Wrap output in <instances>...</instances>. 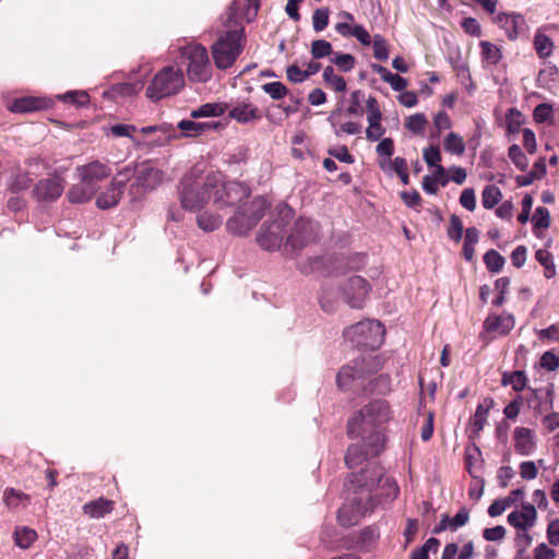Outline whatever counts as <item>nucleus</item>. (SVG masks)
<instances>
[{"label": "nucleus", "instance_id": "obj_1", "mask_svg": "<svg viewBox=\"0 0 559 559\" xmlns=\"http://www.w3.org/2000/svg\"><path fill=\"white\" fill-rule=\"evenodd\" d=\"M389 419V404L383 400L371 401L349 418L348 437L365 441L369 453L379 454L384 448L383 427Z\"/></svg>", "mask_w": 559, "mask_h": 559}, {"label": "nucleus", "instance_id": "obj_2", "mask_svg": "<svg viewBox=\"0 0 559 559\" xmlns=\"http://www.w3.org/2000/svg\"><path fill=\"white\" fill-rule=\"evenodd\" d=\"M349 483L359 489L361 497L354 498L355 507L344 506L338 510V522L344 526H350L357 523L358 519L371 510V491L376 485L383 483L388 488V498L395 499L399 496L400 488L396 481L390 477L383 478L381 469L376 466H369L359 474L353 473L349 476Z\"/></svg>", "mask_w": 559, "mask_h": 559}, {"label": "nucleus", "instance_id": "obj_3", "mask_svg": "<svg viewBox=\"0 0 559 559\" xmlns=\"http://www.w3.org/2000/svg\"><path fill=\"white\" fill-rule=\"evenodd\" d=\"M222 173L204 171L199 165L192 167L180 180L179 199L188 211L201 210L211 199L214 189L219 187Z\"/></svg>", "mask_w": 559, "mask_h": 559}, {"label": "nucleus", "instance_id": "obj_4", "mask_svg": "<svg viewBox=\"0 0 559 559\" xmlns=\"http://www.w3.org/2000/svg\"><path fill=\"white\" fill-rule=\"evenodd\" d=\"M181 57L188 61L187 76L191 83H206L213 76L207 50L202 45H187L180 48Z\"/></svg>", "mask_w": 559, "mask_h": 559}, {"label": "nucleus", "instance_id": "obj_5", "mask_svg": "<svg viewBox=\"0 0 559 559\" xmlns=\"http://www.w3.org/2000/svg\"><path fill=\"white\" fill-rule=\"evenodd\" d=\"M185 86V76L180 69L171 66L158 71L146 88V97L152 102L176 95Z\"/></svg>", "mask_w": 559, "mask_h": 559}, {"label": "nucleus", "instance_id": "obj_6", "mask_svg": "<svg viewBox=\"0 0 559 559\" xmlns=\"http://www.w3.org/2000/svg\"><path fill=\"white\" fill-rule=\"evenodd\" d=\"M385 335V329L378 320H365L344 331V337L357 347L379 348Z\"/></svg>", "mask_w": 559, "mask_h": 559}, {"label": "nucleus", "instance_id": "obj_7", "mask_svg": "<svg viewBox=\"0 0 559 559\" xmlns=\"http://www.w3.org/2000/svg\"><path fill=\"white\" fill-rule=\"evenodd\" d=\"M243 29L228 31L221 36L212 46V56L217 69L230 68L242 51Z\"/></svg>", "mask_w": 559, "mask_h": 559}, {"label": "nucleus", "instance_id": "obj_8", "mask_svg": "<svg viewBox=\"0 0 559 559\" xmlns=\"http://www.w3.org/2000/svg\"><path fill=\"white\" fill-rule=\"evenodd\" d=\"M269 203L263 197L253 199L249 204H245L242 209L249 214L246 223L239 224V219L245 216V212H236L226 223V228L229 233L236 235H245L251 230L258 222L264 216Z\"/></svg>", "mask_w": 559, "mask_h": 559}, {"label": "nucleus", "instance_id": "obj_9", "mask_svg": "<svg viewBox=\"0 0 559 559\" xmlns=\"http://www.w3.org/2000/svg\"><path fill=\"white\" fill-rule=\"evenodd\" d=\"M317 237L318 224L310 218L299 217L290 229L284 248L294 252L313 242Z\"/></svg>", "mask_w": 559, "mask_h": 559}, {"label": "nucleus", "instance_id": "obj_10", "mask_svg": "<svg viewBox=\"0 0 559 559\" xmlns=\"http://www.w3.org/2000/svg\"><path fill=\"white\" fill-rule=\"evenodd\" d=\"M132 169L126 167L120 170L111 180L110 185L98 194L96 198V205L98 209L108 210L118 205L126 183L132 178Z\"/></svg>", "mask_w": 559, "mask_h": 559}, {"label": "nucleus", "instance_id": "obj_11", "mask_svg": "<svg viewBox=\"0 0 559 559\" xmlns=\"http://www.w3.org/2000/svg\"><path fill=\"white\" fill-rule=\"evenodd\" d=\"M249 195L250 189L245 183L238 181L225 183L222 175L221 185L213 192V202L218 206H229Z\"/></svg>", "mask_w": 559, "mask_h": 559}, {"label": "nucleus", "instance_id": "obj_12", "mask_svg": "<svg viewBox=\"0 0 559 559\" xmlns=\"http://www.w3.org/2000/svg\"><path fill=\"white\" fill-rule=\"evenodd\" d=\"M370 361L366 358H356L350 364L344 366L336 376V382L340 389L346 390L354 385H358L359 381L365 378L371 370Z\"/></svg>", "mask_w": 559, "mask_h": 559}, {"label": "nucleus", "instance_id": "obj_13", "mask_svg": "<svg viewBox=\"0 0 559 559\" xmlns=\"http://www.w3.org/2000/svg\"><path fill=\"white\" fill-rule=\"evenodd\" d=\"M370 289L368 281L359 275L348 277L342 288L346 304L356 309L364 307Z\"/></svg>", "mask_w": 559, "mask_h": 559}, {"label": "nucleus", "instance_id": "obj_14", "mask_svg": "<svg viewBox=\"0 0 559 559\" xmlns=\"http://www.w3.org/2000/svg\"><path fill=\"white\" fill-rule=\"evenodd\" d=\"M285 218L281 217L271 224H264L257 237L259 246L267 251H274L282 247L284 240Z\"/></svg>", "mask_w": 559, "mask_h": 559}, {"label": "nucleus", "instance_id": "obj_15", "mask_svg": "<svg viewBox=\"0 0 559 559\" xmlns=\"http://www.w3.org/2000/svg\"><path fill=\"white\" fill-rule=\"evenodd\" d=\"M525 401L536 416L550 412L554 407V384L528 389Z\"/></svg>", "mask_w": 559, "mask_h": 559}, {"label": "nucleus", "instance_id": "obj_16", "mask_svg": "<svg viewBox=\"0 0 559 559\" xmlns=\"http://www.w3.org/2000/svg\"><path fill=\"white\" fill-rule=\"evenodd\" d=\"M75 174L80 180L94 186L98 191L99 182L111 175V168L108 164L95 159L84 165L78 166L75 168Z\"/></svg>", "mask_w": 559, "mask_h": 559}, {"label": "nucleus", "instance_id": "obj_17", "mask_svg": "<svg viewBox=\"0 0 559 559\" xmlns=\"http://www.w3.org/2000/svg\"><path fill=\"white\" fill-rule=\"evenodd\" d=\"M63 190V180L55 176L39 180L32 194L37 202H53L61 197Z\"/></svg>", "mask_w": 559, "mask_h": 559}, {"label": "nucleus", "instance_id": "obj_18", "mask_svg": "<svg viewBox=\"0 0 559 559\" xmlns=\"http://www.w3.org/2000/svg\"><path fill=\"white\" fill-rule=\"evenodd\" d=\"M495 22L506 31L509 39L514 40L526 31V22L523 15L518 13L500 12Z\"/></svg>", "mask_w": 559, "mask_h": 559}, {"label": "nucleus", "instance_id": "obj_19", "mask_svg": "<svg viewBox=\"0 0 559 559\" xmlns=\"http://www.w3.org/2000/svg\"><path fill=\"white\" fill-rule=\"evenodd\" d=\"M135 183L144 190H153L163 181V171L151 166L150 164H142L135 171Z\"/></svg>", "mask_w": 559, "mask_h": 559}, {"label": "nucleus", "instance_id": "obj_20", "mask_svg": "<svg viewBox=\"0 0 559 559\" xmlns=\"http://www.w3.org/2000/svg\"><path fill=\"white\" fill-rule=\"evenodd\" d=\"M537 512L532 503H523L521 511H512L508 515V523L522 531H526L535 525Z\"/></svg>", "mask_w": 559, "mask_h": 559}, {"label": "nucleus", "instance_id": "obj_21", "mask_svg": "<svg viewBox=\"0 0 559 559\" xmlns=\"http://www.w3.org/2000/svg\"><path fill=\"white\" fill-rule=\"evenodd\" d=\"M514 325V317L510 313L489 314L484 321V330L486 332L496 333L500 336L509 334Z\"/></svg>", "mask_w": 559, "mask_h": 559}, {"label": "nucleus", "instance_id": "obj_22", "mask_svg": "<svg viewBox=\"0 0 559 559\" xmlns=\"http://www.w3.org/2000/svg\"><path fill=\"white\" fill-rule=\"evenodd\" d=\"M514 449L521 455H530L536 449V437L532 429L516 427L513 431Z\"/></svg>", "mask_w": 559, "mask_h": 559}, {"label": "nucleus", "instance_id": "obj_23", "mask_svg": "<svg viewBox=\"0 0 559 559\" xmlns=\"http://www.w3.org/2000/svg\"><path fill=\"white\" fill-rule=\"evenodd\" d=\"M228 116L239 123H249L261 119L260 110L251 103H238L228 112Z\"/></svg>", "mask_w": 559, "mask_h": 559}, {"label": "nucleus", "instance_id": "obj_24", "mask_svg": "<svg viewBox=\"0 0 559 559\" xmlns=\"http://www.w3.org/2000/svg\"><path fill=\"white\" fill-rule=\"evenodd\" d=\"M97 190L94 186L80 180V182L71 186V188L67 192V199L72 204H83L91 201Z\"/></svg>", "mask_w": 559, "mask_h": 559}, {"label": "nucleus", "instance_id": "obj_25", "mask_svg": "<svg viewBox=\"0 0 559 559\" xmlns=\"http://www.w3.org/2000/svg\"><path fill=\"white\" fill-rule=\"evenodd\" d=\"M221 127L219 122H197L193 120H181L178 123L180 129L186 136H198L205 132L216 130Z\"/></svg>", "mask_w": 559, "mask_h": 559}, {"label": "nucleus", "instance_id": "obj_26", "mask_svg": "<svg viewBox=\"0 0 559 559\" xmlns=\"http://www.w3.org/2000/svg\"><path fill=\"white\" fill-rule=\"evenodd\" d=\"M114 510L111 500L99 498L83 506V512L92 519H102Z\"/></svg>", "mask_w": 559, "mask_h": 559}, {"label": "nucleus", "instance_id": "obj_27", "mask_svg": "<svg viewBox=\"0 0 559 559\" xmlns=\"http://www.w3.org/2000/svg\"><path fill=\"white\" fill-rule=\"evenodd\" d=\"M368 451V444L361 441V444H353L348 448L345 463L349 468L356 467L361 464L368 456H376Z\"/></svg>", "mask_w": 559, "mask_h": 559}, {"label": "nucleus", "instance_id": "obj_28", "mask_svg": "<svg viewBox=\"0 0 559 559\" xmlns=\"http://www.w3.org/2000/svg\"><path fill=\"white\" fill-rule=\"evenodd\" d=\"M142 88L138 83H119L103 92L104 98L117 99L118 97L132 96Z\"/></svg>", "mask_w": 559, "mask_h": 559}, {"label": "nucleus", "instance_id": "obj_29", "mask_svg": "<svg viewBox=\"0 0 559 559\" xmlns=\"http://www.w3.org/2000/svg\"><path fill=\"white\" fill-rule=\"evenodd\" d=\"M340 115H341V109L338 108L336 110H333L328 118V121L333 127L334 133L336 136H340L341 133L355 135V134H359L361 132V124L357 123V122H353V121L345 122V123L341 124L340 128H337Z\"/></svg>", "mask_w": 559, "mask_h": 559}, {"label": "nucleus", "instance_id": "obj_30", "mask_svg": "<svg viewBox=\"0 0 559 559\" xmlns=\"http://www.w3.org/2000/svg\"><path fill=\"white\" fill-rule=\"evenodd\" d=\"M31 498L28 495L16 490L14 488H5L3 491V502L12 510L26 508L29 504Z\"/></svg>", "mask_w": 559, "mask_h": 559}, {"label": "nucleus", "instance_id": "obj_31", "mask_svg": "<svg viewBox=\"0 0 559 559\" xmlns=\"http://www.w3.org/2000/svg\"><path fill=\"white\" fill-rule=\"evenodd\" d=\"M377 154L381 157L379 167L388 173L391 169V156L394 154V142L391 138H384L376 147Z\"/></svg>", "mask_w": 559, "mask_h": 559}, {"label": "nucleus", "instance_id": "obj_32", "mask_svg": "<svg viewBox=\"0 0 559 559\" xmlns=\"http://www.w3.org/2000/svg\"><path fill=\"white\" fill-rule=\"evenodd\" d=\"M227 109L226 104L221 103H206L193 109L190 114L191 118L198 119L202 117H219L225 114Z\"/></svg>", "mask_w": 559, "mask_h": 559}, {"label": "nucleus", "instance_id": "obj_33", "mask_svg": "<svg viewBox=\"0 0 559 559\" xmlns=\"http://www.w3.org/2000/svg\"><path fill=\"white\" fill-rule=\"evenodd\" d=\"M44 106L45 103L40 98L25 97L13 102L10 109L13 112H32L41 109Z\"/></svg>", "mask_w": 559, "mask_h": 559}, {"label": "nucleus", "instance_id": "obj_34", "mask_svg": "<svg viewBox=\"0 0 559 559\" xmlns=\"http://www.w3.org/2000/svg\"><path fill=\"white\" fill-rule=\"evenodd\" d=\"M527 377L524 371L516 370L504 372L502 376V385H511L514 391H523L526 386Z\"/></svg>", "mask_w": 559, "mask_h": 559}, {"label": "nucleus", "instance_id": "obj_35", "mask_svg": "<svg viewBox=\"0 0 559 559\" xmlns=\"http://www.w3.org/2000/svg\"><path fill=\"white\" fill-rule=\"evenodd\" d=\"M478 230L476 227H468L465 230L463 255L466 261L471 262L475 254V245L478 242Z\"/></svg>", "mask_w": 559, "mask_h": 559}, {"label": "nucleus", "instance_id": "obj_36", "mask_svg": "<svg viewBox=\"0 0 559 559\" xmlns=\"http://www.w3.org/2000/svg\"><path fill=\"white\" fill-rule=\"evenodd\" d=\"M222 222L223 218L219 215L210 212H203L197 216L198 226L206 233L216 230Z\"/></svg>", "mask_w": 559, "mask_h": 559}, {"label": "nucleus", "instance_id": "obj_37", "mask_svg": "<svg viewBox=\"0 0 559 559\" xmlns=\"http://www.w3.org/2000/svg\"><path fill=\"white\" fill-rule=\"evenodd\" d=\"M501 190L493 185L486 186L481 192V204L485 209H493L501 200Z\"/></svg>", "mask_w": 559, "mask_h": 559}, {"label": "nucleus", "instance_id": "obj_38", "mask_svg": "<svg viewBox=\"0 0 559 559\" xmlns=\"http://www.w3.org/2000/svg\"><path fill=\"white\" fill-rule=\"evenodd\" d=\"M323 81L335 92H344L346 90V81L343 76L335 74L332 66H328L323 70Z\"/></svg>", "mask_w": 559, "mask_h": 559}, {"label": "nucleus", "instance_id": "obj_39", "mask_svg": "<svg viewBox=\"0 0 559 559\" xmlns=\"http://www.w3.org/2000/svg\"><path fill=\"white\" fill-rule=\"evenodd\" d=\"M535 259L544 266V275L546 278H552L556 275L554 258L547 249H538L535 252Z\"/></svg>", "mask_w": 559, "mask_h": 559}, {"label": "nucleus", "instance_id": "obj_40", "mask_svg": "<svg viewBox=\"0 0 559 559\" xmlns=\"http://www.w3.org/2000/svg\"><path fill=\"white\" fill-rule=\"evenodd\" d=\"M141 132L143 134H151L154 132H159L162 134V136H159L156 142L158 145H163L167 140H169L175 134V129L173 128L171 124L162 123V124L143 127L141 129Z\"/></svg>", "mask_w": 559, "mask_h": 559}, {"label": "nucleus", "instance_id": "obj_41", "mask_svg": "<svg viewBox=\"0 0 559 559\" xmlns=\"http://www.w3.org/2000/svg\"><path fill=\"white\" fill-rule=\"evenodd\" d=\"M444 150L453 155H462L465 152V143L462 136L455 132H450L443 143Z\"/></svg>", "mask_w": 559, "mask_h": 559}, {"label": "nucleus", "instance_id": "obj_42", "mask_svg": "<svg viewBox=\"0 0 559 559\" xmlns=\"http://www.w3.org/2000/svg\"><path fill=\"white\" fill-rule=\"evenodd\" d=\"M15 544L22 548H28L37 538V534L34 530L28 527H19L14 532Z\"/></svg>", "mask_w": 559, "mask_h": 559}, {"label": "nucleus", "instance_id": "obj_43", "mask_svg": "<svg viewBox=\"0 0 559 559\" xmlns=\"http://www.w3.org/2000/svg\"><path fill=\"white\" fill-rule=\"evenodd\" d=\"M342 72H349L355 68L356 59L350 53L334 52L330 59Z\"/></svg>", "mask_w": 559, "mask_h": 559}, {"label": "nucleus", "instance_id": "obj_44", "mask_svg": "<svg viewBox=\"0 0 559 559\" xmlns=\"http://www.w3.org/2000/svg\"><path fill=\"white\" fill-rule=\"evenodd\" d=\"M552 41L547 35L543 33L535 35L534 47L540 58L549 57L552 51Z\"/></svg>", "mask_w": 559, "mask_h": 559}, {"label": "nucleus", "instance_id": "obj_45", "mask_svg": "<svg viewBox=\"0 0 559 559\" xmlns=\"http://www.w3.org/2000/svg\"><path fill=\"white\" fill-rule=\"evenodd\" d=\"M508 156L518 169L524 171L528 167V164H530L528 158L522 152L521 147L518 144H512L509 147Z\"/></svg>", "mask_w": 559, "mask_h": 559}, {"label": "nucleus", "instance_id": "obj_46", "mask_svg": "<svg viewBox=\"0 0 559 559\" xmlns=\"http://www.w3.org/2000/svg\"><path fill=\"white\" fill-rule=\"evenodd\" d=\"M334 51L330 41L317 39L311 43V56L313 59H322L333 56Z\"/></svg>", "mask_w": 559, "mask_h": 559}, {"label": "nucleus", "instance_id": "obj_47", "mask_svg": "<svg viewBox=\"0 0 559 559\" xmlns=\"http://www.w3.org/2000/svg\"><path fill=\"white\" fill-rule=\"evenodd\" d=\"M484 263L488 271L498 273L504 265V258L496 250H488L484 255Z\"/></svg>", "mask_w": 559, "mask_h": 559}, {"label": "nucleus", "instance_id": "obj_48", "mask_svg": "<svg viewBox=\"0 0 559 559\" xmlns=\"http://www.w3.org/2000/svg\"><path fill=\"white\" fill-rule=\"evenodd\" d=\"M523 123V115L516 108H510L506 116V124L508 132L518 133Z\"/></svg>", "mask_w": 559, "mask_h": 559}, {"label": "nucleus", "instance_id": "obj_49", "mask_svg": "<svg viewBox=\"0 0 559 559\" xmlns=\"http://www.w3.org/2000/svg\"><path fill=\"white\" fill-rule=\"evenodd\" d=\"M480 48L484 59L489 63L497 64L501 59V51L496 45L489 41H480Z\"/></svg>", "mask_w": 559, "mask_h": 559}, {"label": "nucleus", "instance_id": "obj_50", "mask_svg": "<svg viewBox=\"0 0 559 559\" xmlns=\"http://www.w3.org/2000/svg\"><path fill=\"white\" fill-rule=\"evenodd\" d=\"M373 56L376 59L384 61L389 58L388 43L385 38L376 34L372 38Z\"/></svg>", "mask_w": 559, "mask_h": 559}, {"label": "nucleus", "instance_id": "obj_51", "mask_svg": "<svg viewBox=\"0 0 559 559\" xmlns=\"http://www.w3.org/2000/svg\"><path fill=\"white\" fill-rule=\"evenodd\" d=\"M427 123L428 121L424 114H414L406 119L405 127L414 133H421L425 131Z\"/></svg>", "mask_w": 559, "mask_h": 559}, {"label": "nucleus", "instance_id": "obj_52", "mask_svg": "<svg viewBox=\"0 0 559 559\" xmlns=\"http://www.w3.org/2000/svg\"><path fill=\"white\" fill-rule=\"evenodd\" d=\"M262 90L275 100L282 99L288 93L287 87L282 82L277 81L263 84Z\"/></svg>", "mask_w": 559, "mask_h": 559}, {"label": "nucleus", "instance_id": "obj_53", "mask_svg": "<svg viewBox=\"0 0 559 559\" xmlns=\"http://www.w3.org/2000/svg\"><path fill=\"white\" fill-rule=\"evenodd\" d=\"M535 229H546L550 225V214L548 209L538 206L532 218Z\"/></svg>", "mask_w": 559, "mask_h": 559}, {"label": "nucleus", "instance_id": "obj_54", "mask_svg": "<svg viewBox=\"0 0 559 559\" xmlns=\"http://www.w3.org/2000/svg\"><path fill=\"white\" fill-rule=\"evenodd\" d=\"M463 223L461 218L452 214L450 217V225L448 228V236L450 239L454 240L455 242H459L462 239L463 236Z\"/></svg>", "mask_w": 559, "mask_h": 559}, {"label": "nucleus", "instance_id": "obj_55", "mask_svg": "<svg viewBox=\"0 0 559 559\" xmlns=\"http://www.w3.org/2000/svg\"><path fill=\"white\" fill-rule=\"evenodd\" d=\"M329 24V10L325 8L317 9L312 15V25L316 32L323 31Z\"/></svg>", "mask_w": 559, "mask_h": 559}, {"label": "nucleus", "instance_id": "obj_56", "mask_svg": "<svg viewBox=\"0 0 559 559\" xmlns=\"http://www.w3.org/2000/svg\"><path fill=\"white\" fill-rule=\"evenodd\" d=\"M424 160L429 167H437L441 162V153L438 146L430 145L424 150Z\"/></svg>", "mask_w": 559, "mask_h": 559}, {"label": "nucleus", "instance_id": "obj_57", "mask_svg": "<svg viewBox=\"0 0 559 559\" xmlns=\"http://www.w3.org/2000/svg\"><path fill=\"white\" fill-rule=\"evenodd\" d=\"M368 123L369 127L366 130V138L371 142L378 141L385 133L381 120L368 121Z\"/></svg>", "mask_w": 559, "mask_h": 559}, {"label": "nucleus", "instance_id": "obj_58", "mask_svg": "<svg viewBox=\"0 0 559 559\" xmlns=\"http://www.w3.org/2000/svg\"><path fill=\"white\" fill-rule=\"evenodd\" d=\"M374 120H382V112L376 97L370 96L367 99V121Z\"/></svg>", "mask_w": 559, "mask_h": 559}, {"label": "nucleus", "instance_id": "obj_59", "mask_svg": "<svg viewBox=\"0 0 559 559\" xmlns=\"http://www.w3.org/2000/svg\"><path fill=\"white\" fill-rule=\"evenodd\" d=\"M460 203L467 211H474L476 207V197L474 189H464L460 197Z\"/></svg>", "mask_w": 559, "mask_h": 559}, {"label": "nucleus", "instance_id": "obj_60", "mask_svg": "<svg viewBox=\"0 0 559 559\" xmlns=\"http://www.w3.org/2000/svg\"><path fill=\"white\" fill-rule=\"evenodd\" d=\"M506 536V528L502 525H497L495 527L485 528L483 532V537L489 542H500Z\"/></svg>", "mask_w": 559, "mask_h": 559}, {"label": "nucleus", "instance_id": "obj_61", "mask_svg": "<svg viewBox=\"0 0 559 559\" xmlns=\"http://www.w3.org/2000/svg\"><path fill=\"white\" fill-rule=\"evenodd\" d=\"M540 366L548 371H555L559 368V357L551 352H546L540 357Z\"/></svg>", "mask_w": 559, "mask_h": 559}, {"label": "nucleus", "instance_id": "obj_62", "mask_svg": "<svg viewBox=\"0 0 559 559\" xmlns=\"http://www.w3.org/2000/svg\"><path fill=\"white\" fill-rule=\"evenodd\" d=\"M532 540H533L532 536L525 531L516 534L515 547L518 549L519 556L524 555L525 550L531 546Z\"/></svg>", "mask_w": 559, "mask_h": 559}, {"label": "nucleus", "instance_id": "obj_63", "mask_svg": "<svg viewBox=\"0 0 559 559\" xmlns=\"http://www.w3.org/2000/svg\"><path fill=\"white\" fill-rule=\"evenodd\" d=\"M538 469L533 461H525L520 464V475L522 478L531 480L537 477Z\"/></svg>", "mask_w": 559, "mask_h": 559}, {"label": "nucleus", "instance_id": "obj_64", "mask_svg": "<svg viewBox=\"0 0 559 559\" xmlns=\"http://www.w3.org/2000/svg\"><path fill=\"white\" fill-rule=\"evenodd\" d=\"M547 538L550 545L559 546V519L549 522L547 526Z\"/></svg>", "mask_w": 559, "mask_h": 559}]
</instances>
